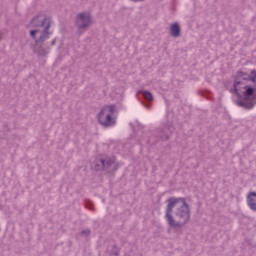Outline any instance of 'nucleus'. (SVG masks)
Segmentation results:
<instances>
[{
    "label": "nucleus",
    "instance_id": "423d86ee",
    "mask_svg": "<svg viewBox=\"0 0 256 256\" xmlns=\"http://www.w3.org/2000/svg\"><path fill=\"white\" fill-rule=\"evenodd\" d=\"M173 131H175V128L172 125L157 128L146 142L148 145H157L159 141H169Z\"/></svg>",
    "mask_w": 256,
    "mask_h": 256
},
{
    "label": "nucleus",
    "instance_id": "a211bd4d",
    "mask_svg": "<svg viewBox=\"0 0 256 256\" xmlns=\"http://www.w3.org/2000/svg\"><path fill=\"white\" fill-rule=\"evenodd\" d=\"M203 97H206V99H209V93L205 92V93L203 94Z\"/></svg>",
    "mask_w": 256,
    "mask_h": 256
},
{
    "label": "nucleus",
    "instance_id": "9b49d317",
    "mask_svg": "<svg viewBox=\"0 0 256 256\" xmlns=\"http://www.w3.org/2000/svg\"><path fill=\"white\" fill-rule=\"evenodd\" d=\"M247 205L251 211L256 213V192H250L247 197Z\"/></svg>",
    "mask_w": 256,
    "mask_h": 256
},
{
    "label": "nucleus",
    "instance_id": "f257e3e1",
    "mask_svg": "<svg viewBox=\"0 0 256 256\" xmlns=\"http://www.w3.org/2000/svg\"><path fill=\"white\" fill-rule=\"evenodd\" d=\"M165 220L171 229H183L191 220V207L185 198L170 197L167 200Z\"/></svg>",
    "mask_w": 256,
    "mask_h": 256
},
{
    "label": "nucleus",
    "instance_id": "f3484780",
    "mask_svg": "<svg viewBox=\"0 0 256 256\" xmlns=\"http://www.w3.org/2000/svg\"><path fill=\"white\" fill-rule=\"evenodd\" d=\"M87 209H93V204L91 202L86 203Z\"/></svg>",
    "mask_w": 256,
    "mask_h": 256
},
{
    "label": "nucleus",
    "instance_id": "f8f14e48",
    "mask_svg": "<svg viewBox=\"0 0 256 256\" xmlns=\"http://www.w3.org/2000/svg\"><path fill=\"white\" fill-rule=\"evenodd\" d=\"M170 35L174 38L181 37V26H179V23L176 22L170 26Z\"/></svg>",
    "mask_w": 256,
    "mask_h": 256
},
{
    "label": "nucleus",
    "instance_id": "6ab92c4d",
    "mask_svg": "<svg viewBox=\"0 0 256 256\" xmlns=\"http://www.w3.org/2000/svg\"><path fill=\"white\" fill-rule=\"evenodd\" d=\"M133 3H139V1H145V0H131Z\"/></svg>",
    "mask_w": 256,
    "mask_h": 256
},
{
    "label": "nucleus",
    "instance_id": "6e6552de",
    "mask_svg": "<svg viewBox=\"0 0 256 256\" xmlns=\"http://www.w3.org/2000/svg\"><path fill=\"white\" fill-rule=\"evenodd\" d=\"M233 79V89H230V91H237L241 87H245L249 84V73L243 71V70H238L235 75L232 76Z\"/></svg>",
    "mask_w": 256,
    "mask_h": 256
},
{
    "label": "nucleus",
    "instance_id": "ddd939ff",
    "mask_svg": "<svg viewBox=\"0 0 256 256\" xmlns=\"http://www.w3.org/2000/svg\"><path fill=\"white\" fill-rule=\"evenodd\" d=\"M248 79L253 83L254 86H256V70L255 69L250 71Z\"/></svg>",
    "mask_w": 256,
    "mask_h": 256
},
{
    "label": "nucleus",
    "instance_id": "39448f33",
    "mask_svg": "<svg viewBox=\"0 0 256 256\" xmlns=\"http://www.w3.org/2000/svg\"><path fill=\"white\" fill-rule=\"evenodd\" d=\"M29 33L31 39L35 41V44L32 46L34 53H36V55H38V57L40 58H44L49 55V47L55 46V44L57 43V38H54L49 45V43H45V41H47L48 39L42 41L39 40V36H37V30L29 31Z\"/></svg>",
    "mask_w": 256,
    "mask_h": 256
},
{
    "label": "nucleus",
    "instance_id": "9d476101",
    "mask_svg": "<svg viewBox=\"0 0 256 256\" xmlns=\"http://www.w3.org/2000/svg\"><path fill=\"white\" fill-rule=\"evenodd\" d=\"M142 95V105L146 107V109H151V105L153 103V94L149 90H139L137 93L138 99H141Z\"/></svg>",
    "mask_w": 256,
    "mask_h": 256
},
{
    "label": "nucleus",
    "instance_id": "7ed1b4c3",
    "mask_svg": "<svg viewBox=\"0 0 256 256\" xmlns=\"http://www.w3.org/2000/svg\"><path fill=\"white\" fill-rule=\"evenodd\" d=\"M30 26L37 28V27H43V29H34L30 31H37L36 37H39V41H45V39H50L51 35H53V32L50 31L51 29V18L39 14L37 16H34L30 21Z\"/></svg>",
    "mask_w": 256,
    "mask_h": 256
},
{
    "label": "nucleus",
    "instance_id": "4468645a",
    "mask_svg": "<svg viewBox=\"0 0 256 256\" xmlns=\"http://www.w3.org/2000/svg\"><path fill=\"white\" fill-rule=\"evenodd\" d=\"M120 253L121 251L119 250V247H117V245H113L110 250V255L119 256Z\"/></svg>",
    "mask_w": 256,
    "mask_h": 256
},
{
    "label": "nucleus",
    "instance_id": "dca6fc26",
    "mask_svg": "<svg viewBox=\"0 0 256 256\" xmlns=\"http://www.w3.org/2000/svg\"><path fill=\"white\" fill-rule=\"evenodd\" d=\"M81 235H83L84 237H89V235H91V230L90 229H84L81 231Z\"/></svg>",
    "mask_w": 256,
    "mask_h": 256
},
{
    "label": "nucleus",
    "instance_id": "0eeeda50",
    "mask_svg": "<svg viewBox=\"0 0 256 256\" xmlns=\"http://www.w3.org/2000/svg\"><path fill=\"white\" fill-rule=\"evenodd\" d=\"M91 23H93V16L89 12L78 13L75 17L76 35L81 37L91 27Z\"/></svg>",
    "mask_w": 256,
    "mask_h": 256
},
{
    "label": "nucleus",
    "instance_id": "1a4fd4ad",
    "mask_svg": "<svg viewBox=\"0 0 256 256\" xmlns=\"http://www.w3.org/2000/svg\"><path fill=\"white\" fill-rule=\"evenodd\" d=\"M107 108H103L99 113H98V123L102 125V127H113L117 123L115 118L111 116V114H106Z\"/></svg>",
    "mask_w": 256,
    "mask_h": 256
},
{
    "label": "nucleus",
    "instance_id": "20e7f679",
    "mask_svg": "<svg viewBox=\"0 0 256 256\" xmlns=\"http://www.w3.org/2000/svg\"><path fill=\"white\" fill-rule=\"evenodd\" d=\"M115 156H100L91 164L94 171H107L110 175H115L119 170V163H116Z\"/></svg>",
    "mask_w": 256,
    "mask_h": 256
},
{
    "label": "nucleus",
    "instance_id": "f03ea898",
    "mask_svg": "<svg viewBox=\"0 0 256 256\" xmlns=\"http://www.w3.org/2000/svg\"><path fill=\"white\" fill-rule=\"evenodd\" d=\"M230 93H234L239 98L236 100V105L246 109V111H251L256 105V86L246 85L238 88L237 90H230Z\"/></svg>",
    "mask_w": 256,
    "mask_h": 256
},
{
    "label": "nucleus",
    "instance_id": "2eb2a0df",
    "mask_svg": "<svg viewBox=\"0 0 256 256\" xmlns=\"http://www.w3.org/2000/svg\"><path fill=\"white\" fill-rule=\"evenodd\" d=\"M104 109H106V110L108 109V114L113 115V113H115L117 107L112 104V105L106 106Z\"/></svg>",
    "mask_w": 256,
    "mask_h": 256
}]
</instances>
